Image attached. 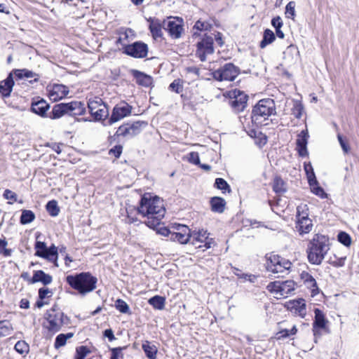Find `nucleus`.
Wrapping results in <instances>:
<instances>
[{"instance_id": "f03ea898", "label": "nucleus", "mask_w": 359, "mask_h": 359, "mask_svg": "<svg viewBox=\"0 0 359 359\" xmlns=\"http://www.w3.org/2000/svg\"><path fill=\"white\" fill-rule=\"evenodd\" d=\"M330 248V241L327 236L315 234L307 248L309 262L312 264L320 265Z\"/></svg>"}, {"instance_id": "f257e3e1", "label": "nucleus", "mask_w": 359, "mask_h": 359, "mask_svg": "<svg viewBox=\"0 0 359 359\" xmlns=\"http://www.w3.org/2000/svg\"><path fill=\"white\" fill-rule=\"evenodd\" d=\"M137 210L143 217H147L145 224L150 228H155L159 224L165 213L163 200L149 194L142 197Z\"/></svg>"}, {"instance_id": "7ed1b4c3", "label": "nucleus", "mask_w": 359, "mask_h": 359, "mask_svg": "<svg viewBox=\"0 0 359 359\" xmlns=\"http://www.w3.org/2000/svg\"><path fill=\"white\" fill-rule=\"evenodd\" d=\"M67 283L81 294L93 291L96 287L97 278L89 273L82 272L76 275H69L66 278Z\"/></svg>"}, {"instance_id": "c756f323", "label": "nucleus", "mask_w": 359, "mask_h": 359, "mask_svg": "<svg viewBox=\"0 0 359 359\" xmlns=\"http://www.w3.org/2000/svg\"><path fill=\"white\" fill-rule=\"evenodd\" d=\"M210 205L213 212L222 213L224 210L226 202L220 197H213L210 201Z\"/></svg>"}, {"instance_id": "7c9ffc66", "label": "nucleus", "mask_w": 359, "mask_h": 359, "mask_svg": "<svg viewBox=\"0 0 359 359\" xmlns=\"http://www.w3.org/2000/svg\"><path fill=\"white\" fill-rule=\"evenodd\" d=\"M276 39V35L273 31L269 29L264 30L263 34V39L260 42L259 47L264 48L266 46L272 43Z\"/></svg>"}, {"instance_id": "a878e982", "label": "nucleus", "mask_w": 359, "mask_h": 359, "mask_svg": "<svg viewBox=\"0 0 359 359\" xmlns=\"http://www.w3.org/2000/svg\"><path fill=\"white\" fill-rule=\"evenodd\" d=\"M13 85L14 81L11 74L4 81L0 83V93L4 97H8L11 95Z\"/></svg>"}, {"instance_id": "c03bdc74", "label": "nucleus", "mask_w": 359, "mask_h": 359, "mask_svg": "<svg viewBox=\"0 0 359 359\" xmlns=\"http://www.w3.org/2000/svg\"><path fill=\"white\" fill-rule=\"evenodd\" d=\"M296 4L294 1H290L285 7V16L287 18L294 20L295 14Z\"/></svg>"}, {"instance_id": "ddd939ff", "label": "nucleus", "mask_w": 359, "mask_h": 359, "mask_svg": "<svg viewBox=\"0 0 359 359\" xmlns=\"http://www.w3.org/2000/svg\"><path fill=\"white\" fill-rule=\"evenodd\" d=\"M123 53L135 58H144L148 53V46L142 41H136L123 47Z\"/></svg>"}, {"instance_id": "1a4fd4ad", "label": "nucleus", "mask_w": 359, "mask_h": 359, "mask_svg": "<svg viewBox=\"0 0 359 359\" xmlns=\"http://www.w3.org/2000/svg\"><path fill=\"white\" fill-rule=\"evenodd\" d=\"M267 289L281 297H287L295 289V283L293 280L274 281L267 285Z\"/></svg>"}, {"instance_id": "09e8293b", "label": "nucleus", "mask_w": 359, "mask_h": 359, "mask_svg": "<svg viewBox=\"0 0 359 359\" xmlns=\"http://www.w3.org/2000/svg\"><path fill=\"white\" fill-rule=\"evenodd\" d=\"M215 186L218 189L222 190L224 193L228 190V191H230V187L229 185L227 184V182L222 178H217L215 180Z\"/></svg>"}, {"instance_id": "393cba45", "label": "nucleus", "mask_w": 359, "mask_h": 359, "mask_svg": "<svg viewBox=\"0 0 359 359\" xmlns=\"http://www.w3.org/2000/svg\"><path fill=\"white\" fill-rule=\"evenodd\" d=\"M133 76L136 79V82L144 87H150L153 83V79L151 76L140 71H133Z\"/></svg>"}, {"instance_id": "37998d69", "label": "nucleus", "mask_w": 359, "mask_h": 359, "mask_svg": "<svg viewBox=\"0 0 359 359\" xmlns=\"http://www.w3.org/2000/svg\"><path fill=\"white\" fill-rule=\"evenodd\" d=\"M273 189L278 194L285 193L286 191V187L283 180L279 177H276L273 181Z\"/></svg>"}, {"instance_id": "5fc2aeb1", "label": "nucleus", "mask_w": 359, "mask_h": 359, "mask_svg": "<svg viewBox=\"0 0 359 359\" xmlns=\"http://www.w3.org/2000/svg\"><path fill=\"white\" fill-rule=\"evenodd\" d=\"M88 353L89 351L86 346H79L76 348L75 358L77 359H84Z\"/></svg>"}, {"instance_id": "cd10ccee", "label": "nucleus", "mask_w": 359, "mask_h": 359, "mask_svg": "<svg viewBox=\"0 0 359 359\" xmlns=\"http://www.w3.org/2000/svg\"><path fill=\"white\" fill-rule=\"evenodd\" d=\"M302 280L307 287L310 288L313 293L318 291L317 283L315 278L306 271H302L300 274Z\"/></svg>"}, {"instance_id": "e2e57ef3", "label": "nucleus", "mask_w": 359, "mask_h": 359, "mask_svg": "<svg viewBox=\"0 0 359 359\" xmlns=\"http://www.w3.org/2000/svg\"><path fill=\"white\" fill-rule=\"evenodd\" d=\"M188 161L195 165H198L200 163L199 156L197 152L192 151L188 155Z\"/></svg>"}, {"instance_id": "6e6552de", "label": "nucleus", "mask_w": 359, "mask_h": 359, "mask_svg": "<svg viewBox=\"0 0 359 359\" xmlns=\"http://www.w3.org/2000/svg\"><path fill=\"white\" fill-rule=\"evenodd\" d=\"M306 205H301L297 208V229L300 234L309 233L313 228L312 221L306 212Z\"/></svg>"}, {"instance_id": "aec40b11", "label": "nucleus", "mask_w": 359, "mask_h": 359, "mask_svg": "<svg viewBox=\"0 0 359 359\" xmlns=\"http://www.w3.org/2000/svg\"><path fill=\"white\" fill-rule=\"evenodd\" d=\"M69 93V89L62 84H54L49 90V97L53 101H57L65 97Z\"/></svg>"}, {"instance_id": "de8ad7c7", "label": "nucleus", "mask_w": 359, "mask_h": 359, "mask_svg": "<svg viewBox=\"0 0 359 359\" xmlns=\"http://www.w3.org/2000/svg\"><path fill=\"white\" fill-rule=\"evenodd\" d=\"M14 348L20 354L27 353L29 351V345L25 341H18Z\"/></svg>"}, {"instance_id": "680f3d73", "label": "nucleus", "mask_w": 359, "mask_h": 359, "mask_svg": "<svg viewBox=\"0 0 359 359\" xmlns=\"http://www.w3.org/2000/svg\"><path fill=\"white\" fill-rule=\"evenodd\" d=\"M4 197L7 200H11V202H8L10 204H13L14 202L17 201V195L13 191L6 189L4 193Z\"/></svg>"}, {"instance_id": "72a5a7b5", "label": "nucleus", "mask_w": 359, "mask_h": 359, "mask_svg": "<svg viewBox=\"0 0 359 359\" xmlns=\"http://www.w3.org/2000/svg\"><path fill=\"white\" fill-rule=\"evenodd\" d=\"M148 302L155 309L163 310L165 308V299L161 296L156 295L150 298Z\"/></svg>"}, {"instance_id": "bf43d9fd", "label": "nucleus", "mask_w": 359, "mask_h": 359, "mask_svg": "<svg viewBox=\"0 0 359 359\" xmlns=\"http://www.w3.org/2000/svg\"><path fill=\"white\" fill-rule=\"evenodd\" d=\"M210 27H211V25L210 23L205 22V21H201V20H198L194 27V28H195L198 30H200V31L208 30L210 29Z\"/></svg>"}, {"instance_id": "bb28decb", "label": "nucleus", "mask_w": 359, "mask_h": 359, "mask_svg": "<svg viewBox=\"0 0 359 359\" xmlns=\"http://www.w3.org/2000/svg\"><path fill=\"white\" fill-rule=\"evenodd\" d=\"M48 109L49 104L43 99L34 102L32 104V111L41 116H44Z\"/></svg>"}, {"instance_id": "e433bc0d", "label": "nucleus", "mask_w": 359, "mask_h": 359, "mask_svg": "<svg viewBox=\"0 0 359 359\" xmlns=\"http://www.w3.org/2000/svg\"><path fill=\"white\" fill-rule=\"evenodd\" d=\"M74 333L69 332L67 334H60L56 337L54 346L55 348H59L66 344L67 340L73 337Z\"/></svg>"}, {"instance_id": "9b49d317", "label": "nucleus", "mask_w": 359, "mask_h": 359, "mask_svg": "<svg viewBox=\"0 0 359 359\" xmlns=\"http://www.w3.org/2000/svg\"><path fill=\"white\" fill-rule=\"evenodd\" d=\"M314 314L312 331L315 337V342H317V339L321 336L320 330L328 331L327 325L329 322L320 309L316 308L314 309Z\"/></svg>"}, {"instance_id": "774afa93", "label": "nucleus", "mask_w": 359, "mask_h": 359, "mask_svg": "<svg viewBox=\"0 0 359 359\" xmlns=\"http://www.w3.org/2000/svg\"><path fill=\"white\" fill-rule=\"evenodd\" d=\"M271 25L275 29L281 28L283 25V20L280 16H276L271 20Z\"/></svg>"}, {"instance_id": "4d7b16f0", "label": "nucleus", "mask_w": 359, "mask_h": 359, "mask_svg": "<svg viewBox=\"0 0 359 359\" xmlns=\"http://www.w3.org/2000/svg\"><path fill=\"white\" fill-rule=\"evenodd\" d=\"M47 257L45 259L48 261H52L53 257L57 256V248L55 245H52L50 248H47Z\"/></svg>"}, {"instance_id": "2f4dec72", "label": "nucleus", "mask_w": 359, "mask_h": 359, "mask_svg": "<svg viewBox=\"0 0 359 359\" xmlns=\"http://www.w3.org/2000/svg\"><path fill=\"white\" fill-rule=\"evenodd\" d=\"M142 349L144 350L147 357L149 359H156L157 353V348L155 345L151 344L149 341H146L142 344Z\"/></svg>"}, {"instance_id": "4c0bfd02", "label": "nucleus", "mask_w": 359, "mask_h": 359, "mask_svg": "<svg viewBox=\"0 0 359 359\" xmlns=\"http://www.w3.org/2000/svg\"><path fill=\"white\" fill-rule=\"evenodd\" d=\"M208 233L206 231L201 230L192 235L190 241H191L193 245L198 246L199 244H201L203 241L208 238Z\"/></svg>"}, {"instance_id": "412c9836", "label": "nucleus", "mask_w": 359, "mask_h": 359, "mask_svg": "<svg viewBox=\"0 0 359 359\" xmlns=\"http://www.w3.org/2000/svg\"><path fill=\"white\" fill-rule=\"evenodd\" d=\"M164 28L170 35L175 39L180 38L183 30L182 24L175 20H169L168 22H163Z\"/></svg>"}, {"instance_id": "79ce46f5", "label": "nucleus", "mask_w": 359, "mask_h": 359, "mask_svg": "<svg viewBox=\"0 0 359 359\" xmlns=\"http://www.w3.org/2000/svg\"><path fill=\"white\" fill-rule=\"evenodd\" d=\"M8 241L6 238H0V255L5 257H11L13 253V250L8 248Z\"/></svg>"}, {"instance_id": "5701e85b", "label": "nucleus", "mask_w": 359, "mask_h": 359, "mask_svg": "<svg viewBox=\"0 0 359 359\" xmlns=\"http://www.w3.org/2000/svg\"><path fill=\"white\" fill-rule=\"evenodd\" d=\"M53 281V278L50 275L46 273L42 270L35 271L32 279L29 280L30 284L41 282L43 285L50 284Z\"/></svg>"}, {"instance_id": "a19ab883", "label": "nucleus", "mask_w": 359, "mask_h": 359, "mask_svg": "<svg viewBox=\"0 0 359 359\" xmlns=\"http://www.w3.org/2000/svg\"><path fill=\"white\" fill-rule=\"evenodd\" d=\"M46 210L49 213V215L52 217H56L58 215L60 212V208L57 205V203L56 201L53 200L46 204Z\"/></svg>"}, {"instance_id": "603ef678", "label": "nucleus", "mask_w": 359, "mask_h": 359, "mask_svg": "<svg viewBox=\"0 0 359 359\" xmlns=\"http://www.w3.org/2000/svg\"><path fill=\"white\" fill-rule=\"evenodd\" d=\"M304 170L306 174L308 182L311 181V180L316 179L313 166L310 162L308 163H304Z\"/></svg>"}, {"instance_id": "20e7f679", "label": "nucleus", "mask_w": 359, "mask_h": 359, "mask_svg": "<svg viewBox=\"0 0 359 359\" xmlns=\"http://www.w3.org/2000/svg\"><path fill=\"white\" fill-rule=\"evenodd\" d=\"M276 114L274 101L271 99L259 100L253 107L252 111V121L257 126H261L273 114Z\"/></svg>"}, {"instance_id": "6ab92c4d", "label": "nucleus", "mask_w": 359, "mask_h": 359, "mask_svg": "<svg viewBox=\"0 0 359 359\" xmlns=\"http://www.w3.org/2000/svg\"><path fill=\"white\" fill-rule=\"evenodd\" d=\"M309 137V135L307 128L301 131V133L297 135V139L296 140L297 149L299 156L302 157L306 156L309 154L307 151Z\"/></svg>"}, {"instance_id": "f8f14e48", "label": "nucleus", "mask_w": 359, "mask_h": 359, "mask_svg": "<svg viewBox=\"0 0 359 359\" xmlns=\"http://www.w3.org/2000/svg\"><path fill=\"white\" fill-rule=\"evenodd\" d=\"M213 39L210 36H205L200 41L197 42L196 55L201 61H205L208 55L212 54Z\"/></svg>"}, {"instance_id": "13d9d810", "label": "nucleus", "mask_w": 359, "mask_h": 359, "mask_svg": "<svg viewBox=\"0 0 359 359\" xmlns=\"http://www.w3.org/2000/svg\"><path fill=\"white\" fill-rule=\"evenodd\" d=\"M124 348L118 347V348H113L111 349V355L110 359H123V354L122 353V351Z\"/></svg>"}, {"instance_id": "338daca9", "label": "nucleus", "mask_w": 359, "mask_h": 359, "mask_svg": "<svg viewBox=\"0 0 359 359\" xmlns=\"http://www.w3.org/2000/svg\"><path fill=\"white\" fill-rule=\"evenodd\" d=\"M214 244V241L212 238H206L205 241L201 242V244H199L197 248H204L205 249H209L212 247V245Z\"/></svg>"}, {"instance_id": "0e129e2a", "label": "nucleus", "mask_w": 359, "mask_h": 359, "mask_svg": "<svg viewBox=\"0 0 359 359\" xmlns=\"http://www.w3.org/2000/svg\"><path fill=\"white\" fill-rule=\"evenodd\" d=\"M123 150V147L121 145H116L113 148L109 150V154H113L116 158H118Z\"/></svg>"}, {"instance_id": "8fccbe9b", "label": "nucleus", "mask_w": 359, "mask_h": 359, "mask_svg": "<svg viewBox=\"0 0 359 359\" xmlns=\"http://www.w3.org/2000/svg\"><path fill=\"white\" fill-rule=\"evenodd\" d=\"M304 107L299 102H294L292 109V114L297 118H300L302 115Z\"/></svg>"}, {"instance_id": "2eb2a0df", "label": "nucleus", "mask_w": 359, "mask_h": 359, "mask_svg": "<svg viewBox=\"0 0 359 359\" xmlns=\"http://www.w3.org/2000/svg\"><path fill=\"white\" fill-rule=\"evenodd\" d=\"M144 122L136 121L133 123H125L121 126L116 132V136L133 137L139 134Z\"/></svg>"}, {"instance_id": "052dcab7", "label": "nucleus", "mask_w": 359, "mask_h": 359, "mask_svg": "<svg viewBox=\"0 0 359 359\" xmlns=\"http://www.w3.org/2000/svg\"><path fill=\"white\" fill-rule=\"evenodd\" d=\"M297 330L296 328V326H293L292 329L290 330H288V329H285V330H281L279 334H280L279 336V338L282 337V338H286L290 335H294L297 333Z\"/></svg>"}, {"instance_id": "423d86ee", "label": "nucleus", "mask_w": 359, "mask_h": 359, "mask_svg": "<svg viewBox=\"0 0 359 359\" xmlns=\"http://www.w3.org/2000/svg\"><path fill=\"white\" fill-rule=\"evenodd\" d=\"M265 258L267 271L278 274V276H283L284 273H287V271L291 268L292 263L278 255L266 254Z\"/></svg>"}, {"instance_id": "c85d7f7f", "label": "nucleus", "mask_w": 359, "mask_h": 359, "mask_svg": "<svg viewBox=\"0 0 359 359\" xmlns=\"http://www.w3.org/2000/svg\"><path fill=\"white\" fill-rule=\"evenodd\" d=\"M65 114H67L65 103H60L54 105L52 111L50 112V118L52 119H57Z\"/></svg>"}, {"instance_id": "dca6fc26", "label": "nucleus", "mask_w": 359, "mask_h": 359, "mask_svg": "<svg viewBox=\"0 0 359 359\" xmlns=\"http://www.w3.org/2000/svg\"><path fill=\"white\" fill-rule=\"evenodd\" d=\"M132 107L127 103L116 105L112 111L111 116L109 120L110 124H113L131 114Z\"/></svg>"}, {"instance_id": "6e6d98bb", "label": "nucleus", "mask_w": 359, "mask_h": 359, "mask_svg": "<svg viewBox=\"0 0 359 359\" xmlns=\"http://www.w3.org/2000/svg\"><path fill=\"white\" fill-rule=\"evenodd\" d=\"M53 295V292L48 287H41L39 290V297L40 299L43 300L46 298L50 297Z\"/></svg>"}, {"instance_id": "c9c22d12", "label": "nucleus", "mask_w": 359, "mask_h": 359, "mask_svg": "<svg viewBox=\"0 0 359 359\" xmlns=\"http://www.w3.org/2000/svg\"><path fill=\"white\" fill-rule=\"evenodd\" d=\"M15 76L19 79L25 78H34V81L39 80V75L32 71L28 70L27 69H15L14 71Z\"/></svg>"}, {"instance_id": "864d4df0", "label": "nucleus", "mask_w": 359, "mask_h": 359, "mask_svg": "<svg viewBox=\"0 0 359 359\" xmlns=\"http://www.w3.org/2000/svg\"><path fill=\"white\" fill-rule=\"evenodd\" d=\"M346 257L338 258L336 256L330 257L329 263L335 267H341L345 264Z\"/></svg>"}, {"instance_id": "69168bd1", "label": "nucleus", "mask_w": 359, "mask_h": 359, "mask_svg": "<svg viewBox=\"0 0 359 359\" xmlns=\"http://www.w3.org/2000/svg\"><path fill=\"white\" fill-rule=\"evenodd\" d=\"M237 276L239 278H243L250 283H255L257 278V276L253 274L242 273L241 275L237 274Z\"/></svg>"}, {"instance_id": "9d476101", "label": "nucleus", "mask_w": 359, "mask_h": 359, "mask_svg": "<svg viewBox=\"0 0 359 359\" xmlns=\"http://www.w3.org/2000/svg\"><path fill=\"white\" fill-rule=\"evenodd\" d=\"M239 73L238 68L232 63L225 64L220 69L212 72V76L217 81H233Z\"/></svg>"}, {"instance_id": "4468645a", "label": "nucleus", "mask_w": 359, "mask_h": 359, "mask_svg": "<svg viewBox=\"0 0 359 359\" xmlns=\"http://www.w3.org/2000/svg\"><path fill=\"white\" fill-rule=\"evenodd\" d=\"M176 230V231H168V235L170 236V240L181 244H185L191 240V235L190 234V229L187 226L178 224ZM165 231H168L167 229Z\"/></svg>"}, {"instance_id": "ea45409f", "label": "nucleus", "mask_w": 359, "mask_h": 359, "mask_svg": "<svg viewBox=\"0 0 359 359\" xmlns=\"http://www.w3.org/2000/svg\"><path fill=\"white\" fill-rule=\"evenodd\" d=\"M35 219V215L32 210H24L20 216V223L22 224H29Z\"/></svg>"}, {"instance_id": "a18cd8bd", "label": "nucleus", "mask_w": 359, "mask_h": 359, "mask_svg": "<svg viewBox=\"0 0 359 359\" xmlns=\"http://www.w3.org/2000/svg\"><path fill=\"white\" fill-rule=\"evenodd\" d=\"M337 238L339 243L343 244L344 245L348 247L351 244V238L347 233L344 231H341L338 236Z\"/></svg>"}, {"instance_id": "58836bf2", "label": "nucleus", "mask_w": 359, "mask_h": 359, "mask_svg": "<svg viewBox=\"0 0 359 359\" xmlns=\"http://www.w3.org/2000/svg\"><path fill=\"white\" fill-rule=\"evenodd\" d=\"M36 252L35 255L39 257H47V246L44 242L36 241L35 243Z\"/></svg>"}, {"instance_id": "473e14b6", "label": "nucleus", "mask_w": 359, "mask_h": 359, "mask_svg": "<svg viewBox=\"0 0 359 359\" xmlns=\"http://www.w3.org/2000/svg\"><path fill=\"white\" fill-rule=\"evenodd\" d=\"M309 186L311 187L312 193L320 197L321 198H327V194L325 192L323 189L319 186V184L316 179L309 181Z\"/></svg>"}, {"instance_id": "4be33fe9", "label": "nucleus", "mask_w": 359, "mask_h": 359, "mask_svg": "<svg viewBox=\"0 0 359 359\" xmlns=\"http://www.w3.org/2000/svg\"><path fill=\"white\" fill-rule=\"evenodd\" d=\"M67 114L71 116H81L86 113L85 104L80 101H72L65 103Z\"/></svg>"}, {"instance_id": "f704fd0d", "label": "nucleus", "mask_w": 359, "mask_h": 359, "mask_svg": "<svg viewBox=\"0 0 359 359\" xmlns=\"http://www.w3.org/2000/svg\"><path fill=\"white\" fill-rule=\"evenodd\" d=\"M13 330L11 323L8 320H0V338L9 336Z\"/></svg>"}, {"instance_id": "49530a36", "label": "nucleus", "mask_w": 359, "mask_h": 359, "mask_svg": "<svg viewBox=\"0 0 359 359\" xmlns=\"http://www.w3.org/2000/svg\"><path fill=\"white\" fill-rule=\"evenodd\" d=\"M115 307L122 313H128L130 311V308L128 304L121 299H118L116 301Z\"/></svg>"}, {"instance_id": "0eeeda50", "label": "nucleus", "mask_w": 359, "mask_h": 359, "mask_svg": "<svg viewBox=\"0 0 359 359\" xmlns=\"http://www.w3.org/2000/svg\"><path fill=\"white\" fill-rule=\"evenodd\" d=\"M88 108L95 121L105 119L109 116V109L105 103L99 97L88 99Z\"/></svg>"}, {"instance_id": "f3484780", "label": "nucleus", "mask_w": 359, "mask_h": 359, "mask_svg": "<svg viewBox=\"0 0 359 359\" xmlns=\"http://www.w3.org/2000/svg\"><path fill=\"white\" fill-rule=\"evenodd\" d=\"M285 307L292 314L301 318L306 315V301L304 299L290 300L285 303Z\"/></svg>"}, {"instance_id": "a211bd4d", "label": "nucleus", "mask_w": 359, "mask_h": 359, "mask_svg": "<svg viewBox=\"0 0 359 359\" xmlns=\"http://www.w3.org/2000/svg\"><path fill=\"white\" fill-rule=\"evenodd\" d=\"M234 100L231 101V105L237 111H242L246 107L248 96L239 90L233 92Z\"/></svg>"}, {"instance_id": "3c124183", "label": "nucleus", "mask_w": 359, "mask_h": 359, "mask_svg": "<svg viewBox=\"0 0 359 359\" xmlns=\"http://www.w3.org/2000/svg\"><path fill=\"white\" fill-rule=\"evenodd\" d=\"M169 88L171 90H172L177 93H180L182 92V90H183L182 81L180 79L174 80L173 82L170 84Z\"/></svg>"}, {"instance_id": "39448f33", "label": "nucleus", "mask_w": 359, "mask_h": 359, "mask_svg": "<svg viewBox=\"0 0 359 359\" xmlns=\"http://www.w3.org/2000/svg\"><path fill=\"white\" fill-rule=\"evenodd\" d=\"M70 323L69 318L63 312L56 310L54 307L46 313L44 327L48 332L55 334L59 332L65 325Z\"/></svg>"}, {"instance_id": "b1692460", "label": "nucleus", "mask_w": 359, "mask_h": 359, "mask_svg": "<svg viewBox=\"0 0 359 359\" xmlns=\"http://www.w3.org/2000/svg\"><path fill=\"white\" fill-rule=\"evenodd\" d=\"M149 22V30L154 39L161 37L162 36V23L160 20L157 18H149L148 20Z\"/></svg>"}]
</instances>
